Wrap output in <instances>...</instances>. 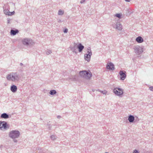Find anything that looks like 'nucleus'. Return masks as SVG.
<instances>
[{"label": "nucleus", "instance_id": "nucleus-18", "mask_svg": "<svg viewBox=\"0 0 153 153\" xmlns=\"http://www.w3.org/2000/svg\"><path fill=\"white\" fill-rule=\"evenodd\" d=\"M19 32V30H11L10 31V33L11 35H15L16 33H18Z\"/></svg>", "mask_w": 153, "mask_h": 153}, {"label": "nucleus", "instance_id": "nucleus-2", "mask_svg": "<svg viewBox=\"0 0 153 153\" xmlns=\"http://www.w3.org/2000/svg\"><path fill=\"white\" fill-rule=\"evenodd\" d=\"M20 135L19 131L18 130H12L10 131L9 134V136L12 139H16L18 138Z\"/></svg>", "mask_w": 153, "mask_h": 153}, {"label": "nucleus", "instance_id": "nucleus-15", "mask_svg": "<svg viewBox=\"0 0 153 153\" xmlns=\"http://www.w3.org/2000/svg\"><path fill=\"white\" fill-rule=\"evenodd\" d=\"M17 87L15 85H13L10 87V90L13 93L16 92L17 90Z\"/></svg>", "mask_w": 153, "mask_h": 153}, {"label": "nucleus", "instance_id": "nucleus-1", "mask_svg": "<svg viewBox=\"0 0 153 153\" xmlns=\"http://www.w3.org/2000/svg\"><path fill=\"white\" fill-rule=\"evenodd\" d=\"M6 78L8 80L13 82L18 81L19 79V74L17 73H11L7 75Z\"/></svg>", "mask_w": 153, "mask_h": 153}, {"label": "nucleus", "instance_id": "nucleus-22", "mask_svg": "<svg viewBox=\"0 0 153 153\" xmlns=\"http://www.w3.org/2000/svg\"><path fill=\"white\" fill-rule=\"evenodd\" d=\"M57 137L56 136L54 135H51L50 137V138L51 139L53 140H55L56 139Z\"/></svg>", "mask_w": 153, "mask_h": 153}, {"label": "nucleus", "instance_id": "nucleus-34", "mask_svg": "<svg viewBox=\"0 0 153 153\" xmlns=\"http://www.w3.org/2000/svg\"><path fill=\"white\" fill-rule=\"evenodd\" d=\"M57 117L58 119H60L61 118V117L59 115Z\"/></svg>", "mask_w": 153, "mask_h": 153}, {"label": "nucleus", "instance_id": "nucleus-7", "mask_svg": "<svg viewBox=\"0 0 153 153\" xmlns=\"http://www.w3.org/2000/svg\"><path fill=\"white\" fill-rule=\"evenodd\" d=\"M2 128L6 130L9 128V126L6 122L0 121V129L2 130Z\"/></svg>", "mask_w": 153, "mask_h": 153}, {"label": "nucleus", "instance_id": "nucleus-4", "mask_svg": "<svg viewBox=\"0 0 153 153\" xmlns=\"http://www.w3.org/2000/svg\"><path fill=\"white\" fill-rule=\"evenodd\" d=\"M22 42L24 45L27 46H30L34 44V42L32 39L29 38L23 39L22 40Z\"/></svg>", "mask_w": 153, "mask_h": 153}, {"label": "nucleus", "instance_id": "nucleus-14", "mask_svg": "<svg viewBox=\"0 0 153 153\" xmlns=\"http://www.w3.org/2000/svg\"><path fill=\"white\" fill-rule=\"evenodd\" d=\"M84 48V46L82 45L80 43H79L77 46V48L78 49L79 51V52H82Z\"/></svg>", "mask_w": 153, "mask_h": 153}, {"label": "nucleus", "instance_id": "nucleus-25", "mask_svg": "<svg viewBox=\"0 0 153 153\" xmlns=\"http://www.w3.org/2000/svg\"><path fill=\"white\" fill-rule=\"evenodd\" d=\"M121 15L119 13L115 15V16H116L117 17H118L119 19H120L121 18Z\"/></svg>", "mask_w": 153, "mask_h": 153}, {"label": "nucleus", "instance_id": "nucleus-40", "mask_svg": "<svg viewBox=\"0 0 153 153\" xmlns=\"http://www.w3.org/2000/svg\"><path fill=\"white\" fill-rule=\"evenodd\" d=\"M49 129H50V127H49Z\"/></svg>", "mask_w": 153, "mask_h": 153}, {"label": "nucleus", "instance_id": "nucleus-29", "mask_svg": "<svg viewBox=\"0 0 153 153\" xmlns=\"http://www.w3.org/2000/svg\"><path fill=\"white\" fill-rule=\"evenodd\" d=\"M133 153H139L138 150L135 149L133 151Z\"/></svg>", "mask_w": 153, "mask_h": 153}, {"label": "nucleus", "instance_id": "nucleus-3", "mask_svg": "<svg viewBox=\"0 0 153 153\" xmlns=\"http://www.w3.org/2000/svg\"><path fill=\"white\" fill-rule=\"evenodd\" d=\"M80 75L82 77L85 78L87 79H89L92 76L91 72L89 71L88 72L86 71H83L79 72Z\"/></svg>", "mask_w": 153, "mask_h": 153}, {"label": "nucleus", "instance_id": "nucleus-8", "mask_svg": "<svg viewBox=\"0 0 153 153\" xmlns=\"http://www.w3.org/2000/svg\"><path fill=\"white\" fill-rule=\"evenodd\" d=\"M112 25L113 28H115L119 30H121L123 29L122 25L119 22H117L116 24L114 23L112 24Z\"/></svg>", "mask_w": 153, "mask_h": 153}, {"label": "nucleus", "instance_id": "nucleus-23", "mask_svg": "<svg viewBox=\"0 0 153 153\" xmlns=\"http://www.w3.org/2000/svg\"><path fill=\"white\" fill-rule=\"evenodd\" d=\"M4 13L7 15H8L10 13V11L9 10H8V9H5L4 10Z\"/></svg>", "mask_w": 153, "mask_h": 153}, {"label": "nucleus", "instance_id": "nucleus-30", "mask_svg": "<svg viewBox=\"0 0 153 153\" xmlns=\"http://www.w3.org/2000/svg\"><path fill=\"white\" fill-rule=\"evenodd\" d=\"M63 32L64 33H67L68 32V29L67 28H66L64 30Z\"/></svg>", "mask_w": 153, "mask_h": 153}, {"label": "nucleus", "instance_id": "nucleus-13", "mask_svg": "<svg viewBox=\"0 0 153 153\" xmlns=\"http://www.w3.org/2000/svg\"><path fill=\"white\" fill-rule=\"evenodd\" d=\"M70 48L72 52L75 53H77V46H76V44L73 46L70 47Z\"/></svg>", "mask_w": 153, "mask_h": 153}, {"label": "nucleus", "instance_id": "nucleus-35", "mask_svg": "<svg viewBox=\"0 0 153 153\" xmlns=\"http://www.w3.org/2000/svg\"><path fill=\"white\" fill-rule=\"evenodd\" d=\"M126 1L129 2L131 1V0H125Z\"/></svg>", "mask_w": 153, "mask_h": 153}, {"label": "nucleus", "instance_id": "nucleus-27", "mask_svg": "<svg viewBox=\"0 0 153 153\" xmlns=\"http://www.w3.org/2000/svg\"><path fill=\"white\" fill-rule=\"evenodd\" d=\"M14 13H15L14 11H13V12H10V13L8 15H9V16H11V15H13L14 14Z\"/></svg>", "mask_w": 153, "mask_h": 153}, {"label": "nucleus", "instance_id": "nucleus-24", "mask_svg": "<svg viewBox=\"0 0 153 153\" xmlns=\"http://www.w3.org/2000/svg\"><path fill=\"white\" fill-rule=\"evenodd\" d=\"M87 51L88 53V54H89L90 53H92L91 51L90 47H88L87 49Z\"/></svg>", "mask_w": 153, "mask_h": 153}, {"label": "nucleus", "instance_id": "nucleus-5", "mask_svg": "<svg viewBox=\"0 0 153 153\" xmlns=\"http://www.w3.org/2000/svg\"><path fill=\"white\" fill-rule=\"evenodd\" d=\"M113 92L116 95L122 97H123V89L119 88L117 87L114 89Z\"/></svg>", "mask_w": 153, "mask_h": 153}, {"label": "nucleus", "instance_id": "nucleus-26", "mask_svg": "<svg viewBox=\"0 0 153 153\" xmlns=\"http://www.w3.org/2000/svg\"><path fill=\"white\" fill-rule=\"evenodd\" d=\"M52 53V51L51 50H47L46 51V54L47 55H49V54H51Z\"/></svg>", "mask_w": 153, "mask_h": 153}, {"label": "nucleus", "instance_id": "nucleus-39", "mask_svg": "<svg viewBox=\"0 0 153 153\" xmlns=\"http://www.w3.org/2000/svg\"><path fill=\"white\" fill-rule=\"evenodd\" d=\"M105 153H109L107 152H105Z\"/></svg>", "mask_w": 153, "mask_h": 153}, {"label": "nucleus", "instance_id": "nucleus-11", "mask_svg": "<svg viewBox=\"0 0 153 153\" xmlns=\"http://www.w3.org/2000/svg\"><path fill=\"white\" fill-rule=\"evenodd\" d=\"M92 55V53H90L89 54H85L84 55V59L85 60L88 62H89L91 56Z\"/></svg>", "mask_w": 153, "mask_h": 153}, {"label": "nucleus", "instance_id": "nucleus-36", "mask_svg": "<svg viewBox=\"0 0 153 153\" xmlns=\"http://www.w3.org/2000/svg\"><path fill=\"white\" fill-rule=\"evenodd\" d=\"M20 65H21V66H22V65H23V64H22V63H20Z\"/></svg>", "mask_w": 153, "mask_h": 153}, {"label": "nucleus", "instance_id": "nucleus-37", "mask_svg": "<svg viewBox=\"0 0 153 153\" xmlns=\"http://www.w3.org/2000/svg\"><path fill=\"white\" fill-rule=\"evenodd\" d=\"M59 22H61V21L60 20H59V21H58Z\"/></svg>", "mask_w": 153, "mask_h": 153}, {"label": "nucleus", "instance_id": "nucleus-19", "mask_svg": "<svg viewBox=\"0 0 153 153\" xmlns=\"http://www.w3.org/2000/svg\"><path fill=\"white\" fill-rule=\"evenodd\" d=\"M64 13V11L63 10H61L60 9L59 10L58 12V15H59L62 16L63 15Z\"/></svg>", "mask_w": 153, "mask_h": 153}, {"label": "nucleus", "instance_id": "nucleus-32", "mask_svg": "<svg viewBox=\"0 0 153 153\" xmlns=\"http://www.w3.org/2000/svg\"><path fill=\"white\" fill-rule=\"evenodd\" d=\"M85 2V0H82L80 1V3L81 4H82Z\"/></svg>", "mask_w": 153, "mask_h": 153}, {"label": "nucleus", "instance_id": "nucleus-28", "mask_svg": "<svg viewBox=\"0 0 153 153\" xmlns=\"http://www.w3.org/2000/svg\"><path fill=\"white\" fill-rule=\"evenodd\" d=\"M149 89L150 91H153V86H150L149 88Z\"/></svg>", "mask_w": 153, "mask_h": 153}, {"label": "nucleus", "instance_id": "nucleus-31", "mask_svg": "<svg viewBox=\"0 0 153 153\" xmlns=\"http://www.w3.org/2000/svg\"><path fill=\"white\" fill-rule=\"evenodd\" d=\"M135 117H136L135 120V121H139V119L136 116H135Z\"/></svg>", "mask_w": 153, "mask_h": 153}, {"label": "nucleus", "instance_id": "nucleus-21", "mask_svg": "<svg viewBox=\"0 0 153 153\" xmlns=\"http://www.w3.org/2000/svg\"><path fill=\"white\" fill-rule=\"evenodd\" d=\"M49 93L51 95L55 94L56 93V91L55 90H52L50 91Z\"/></svg>", "mask_w": 153, "mask_h": 153}, {"label": "nucleus", "instance_id": "nucleus-41", "mask_svg": "<svg viewBox=\"0 0 153 153\" xmlns=\"http://www.w3.org/2000/svg\"><path fill=\"white\" fill-rule=\"evenodd\" d=\"M94 91V90H93V91Z\"/></svg>", "mask_w": 153, "mask_h": 153}, {"label": "nucleus", "instance_id": "nucleus-16", "mask_svg": "<svg viewBox=\"0 0 153 153\" xmlns=\"http://www.w3.org/2000/svg\"><path fill=\"white\" fill-rule=\"evenodd\" d=\"M135 40L138 43H141L144 41L143 39L140 36L137 37L136 38Z\"/></svg>", "mask_w": 153, "mask_h": 153}, {"label": "nucleus", "instance_id": "nucleus-12", "mask_svg": "<svg viewBox=\"0 0 153 153\" xmlns=\"http://www.w3.org/2000/svg\"><path fill=\"white\" fill-rule=\"evenodd\" d=\"M128 120L130 123L134 122L135 120L134 116L131 115H129L128 116Z\"/></svg>", "mask_w": 153, "mask_h": 153}, {"label": "nucleus", "instance_id": "nucleus-6", "mask_svg": "<svg viewBox=\"0 0 153 153\" xmlns=\"http://www.w3.org/2000/svg\"><path fill=\"white\" fill-rule=\"evenodd\" d=\"M133 49L134 50L135 53L137 55L141 54L143 52V48L142 47H140L138 45L134 46Z\"/></svg>", "mask_w": 153, "mask_h": 153}, {"label": "nucleus", "instance_id": "nucleus-10", "mask_svg": "<svg viewBox=\"0 0 153 153\" xmlns=\"http://www.w3.org/2000/svg\"><path fill=\"white\" fill-rule=\"evenodd\" d=\"M106 68L111 70H114L115 69L114 65L111 62L107 63L106 65Z\"/></svg>", "mask_w": 153, "mask_h": 153}, {"label": "nucleus", "instance_id": "nucleus-38", "mask_svg": "<svg viewBox=\"0 0 153 153\" xmlns=\"http://www.w3.org/2000/svg\"><path fill=\"white\" fill-rule=\"evenodd\" d=\"M8 23H9V21H8Z\"/></svg>", "mask_w": 153, "mask_h": 153}, {"label": "nucleus", "instance_id": "nucleus-9", "mask_svg": "<svg viewBox=\"0 0 153 153\" xmlns=\"http://www.w3.org/2000/svg\"><path fill=\"white\" fill-rule=\"evenodd\" d=\"M126 72L124 71H120V79L121 80H124L126 77Z\"/></svg>", "mask_w": 153, "mask_h": 153}, {"label": "nucleus", "instance_id": "nucleus-20", "mask_svg": "<svg viewBox=\"0 0 153 153\" xmlns=\"http://www.w3.org/2000/svg\"><path fill=\"white\" fill-rule=\"evenodd\" d=\"M96 91H99V92H100L101 93H102V94H106L107 92V91L106 90L102 91L101 90L99 89H98L97 90H96Z\"/></svg>", "mask_w": 153, "mask_h": 153}, {"label": "nucleus", "instance_id": "nucleus-33", "mask_svg": "<svg viewBox=\"0 0 153 153\" xmlns=\"http://www.w3.org/2000/svg\"><path fill=\"white\" fill-rule=\"evenodd\" d=\"M13 141L14 143H16L17 142V140H16V139H13Z\"/></svg>", "mask_w": 153, "mask_h": 153}, {"label": "nucleus", "instance_id": "nucleus-17", "mask_svg": "<svg viewBox=\"0 0 153 153\" xmlns=\"http://www.w3.org/2000/svg\"><path fill=\"white\" fill-rule=\"evenodd\" d=\"M1 117L4 119H7L9 118V115L6 113H4L1 114Z\"/></svg>", "mask_w": 153, "mask_h": 153}]
</instances>
